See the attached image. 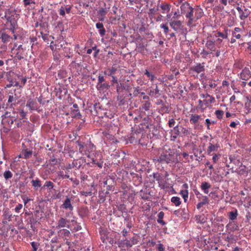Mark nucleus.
<instances>
[{
	"label": "nucleus",
	"instance_id": "nucleus-42",
	"mask_svg": "<svg viewBox=\"0 0 251 251\" xmlns=\"http://www.w3.org/2000/svg\"><path fill=\"white\" fill-rule=\"evenodd\" d=\"M145 75H146L148 77H149L151 81H153L155 79V75L150 73L148 70H145Z\"/></svg>",
	"mask_w": 251,
	"mask_h": 251
},
{
	"label": "nucleus",
	"instance_id": "nucleus-39",
	"mask_svg": "<svg viewBox=\"0 0 251 251\" xmlns=\"http://www.w3.org/2000/svg\"><path fill=\"white\" fill-rule=\"evenodd\" d=\"M224 114V112L221 110H217L215 112V115L216 118L219 120H221Z\"/></svg>",
	"mask_w": 251,
	"mask_h": 251
},
{
	"label": "nucleus",
	"instance_id": "nucleus-47",
	"mask_svg": "<svg viewBox=\"0 0 251 251\" xmlns=\"http://www.w3.org/2000/svg\"><path fill=\"white\" fill-rule=\"evenodd\" d=\"M161 28L164 29V32L165 34H167L169 31V28L166 24H162L160 25Z\"/></svg>",
	"mask_w": 251,
	"mask_h": 251
},
{
	"label": "nucleus",
	"instance_id": "nucleus-17",
	"mask_svg": "<svg viewBox=\"0 0 251 251\" xmlns=\"http://www.w3.org/2000/svg\"><path fill=\"white\" fill-rule=\"evenodd\" d=\"M205 46L211 51V52L216 51L215 43L213 40H208L206 43Z\"/></svg>",
	"mask_w": 251,
	"mask_h": 251
},
{
	"label": "nucleus",
	"instance_id": "nucleus-7",
	"mask_svg": "<svg viewBox=\"0 0 251 251\" xmlns=\"http://www.w3.org/2000/svg\"><path fill=\"white\" fill-rule=\"evenodd\" d=\"M2 120L1 123L2 124L7 123L8 125H12L14 121H16V119L15 117H10V113L6 112L4 115L1 116Z\"/></svg>",
	"mask_w": 251,
	"mask_h": 251
},
{
	"label": "nucleus",
	"instance_id": "nucleus-11",
	"mask_svg": "<svg viewBox=\"0 0 251 251\" xmlns=\"http://www.w3.org/2000/svg\"><path fill=\"white\" fill-rule=\"evenodd\" d=\"M109 8H101L98 11V16L99 19L100 21H103L106 15L109 11Z\"/></svg>",
	"mask_w": 251,
	"mask_h": 251
},
{
	"label": "nucleus",
	"instance_id": "nucleus-23",
	"mask_svg": "<svg viewBox=\"0 0 251 251\" xmlns=\"http://www.w3.org/2000/svg\"><path fill=\"white\" fill-rule=\"evenodd\" d=\"M192 7L190 6L188 3L185 2L183 3L180 6V10L181 14H186V13Z\"/></svg>",
	"mask_w": 251,
	"mask_h": 251
},
{
	"label": "nucleus",
	"instance_id": "nucleus-19",
	"mask_svg": "<svg viewBox=\"0 0 251 251\" xmlns=\"http://www.w3.org/2000/svg\"><path fill=\"white\" fill-rule=\"evenodd\" d=\"M149 95L155 98H158L160 94L159 93V90L158 89L157 86L156 85L155 88L154 89L152 88L151 89L149 93Z\"/></svg>",
	"mask_w": 251,
	"mask_h": 251
},
{
	"label": "nucleus",
	"instance_id": "nucleus-49",
	"mask_svg": "<svg viewBox=\"0 0 251 251\" xmlns=\"http://www.w3.org/2000/svg\"><path fill=\"white\" fill-rule=\"evenodd\" d=\"M216 37H221L223 39H226L227 37V34H224L221 32H218Z\"/></svg>",
	"mask_w": 251,
	"mask_h": 251
},
{
	"label": "nucleus",
	"instance_id": "nucleus-25",
	"mask_svg": "<svg viewBox=\"0 0 251 251\" xmlns=\"http://www.w3.org/2000/svg\"><path fill=\"white\" fill-rule=\"evenodd\" d=\"M225 240L230 244L236 242L237 240L236 237L233 234H228L225 237Z\"/></svg>",
	"mask_w": 251,
	"mask_h": 251
},
{
	"label": "nucleus",
	"instance_id": "nucleus-51",
	"mask_svg": "<svg viewBox=\"0 0 251 251\" xmlns=\"http://www.w3.org/2000/svg\"><path fill=\"white\" fill-rule=\"evenodd\" d=\"M31 245L33 248L32 251H37L38 246V243L35 242H32L31 243Z\"/></svg>",
	"mask_w": 251,
	"mask_h": 251
},
{
	"label": "nucleus",
	"instance_id": "nucleus-36",
	"mask_svg": "<svg viewBox=\"0 0 251 251\" xmlns=\"http://www.w3.org/2000/svg\"><path fill=\"white\" fill-rule=\"evenodd\" d=\"M71 115L73 118H80L81 115L78 109H74L71 111Z\"/></svg>",
	"mask_w": 251,
	"mask_h": 251
},
{
	"label": "nucleus",
	"instance_id": "nucleus-2",
	"mask_svg": "<svg viewBox=\"0 0 251 251\" xmlns=\"http://www.w3.org/2000/svg\"><path fill=\"white\" fill-rule=\"evenodd\" d=\"M215 101V98L207 93L206 99L203 100H198L199 104L197 108L200 110L201 112H203L210 104L214 103Z\"/></svg>",
	"mask_w": 251,
	"mask_h": 251
},
{
	"label": "nucleus",
	"instance_id": "nucleus-16",
	"mask_svg": "<svg viewBox=\"0 0 251 251\" xmlns=\"http://www.w3.org/2000/svg\"><path fill=\"white\" fill-rule=\"evenodd\" d=\"M203 12L202 10L200 8H194V19H195V24L196 25V22L200 19H201Z\"/></svg>",
	"mask_w": 251,
	"mask_h": 251
},
{
	"label": "nucleus",
	"instance_id": "nucleus-10",
	"mask_svg": "<svg viewBox=\"0 0 251 251\" xmlns=\"http://www.w3.org/2000/svg\"><path fill=\"white\" fill-rule=\"evenodd\" d=\"M251 77V72L248 68H245L240 73V78L244 80H247Z\"/></svg>",
	"mask_w": 251,
	"mask_h": 251
},
{
	"label": "nucleus",
	"instance_id": "nucleus-43",
	"mask_svg": "<svg viewBox=\"0 0 251 251\" xmlns=\"http://www.w3.org/2000/svg\"><path fill=\"white\" fill-rule=\"evenodd\" d=\"M12 176V173L9 170L5 171L3 174V176L6 180L11 178Z\"/></svg>",
	"mask_w": 251,
	"mask_h": 251
},
{
	"label": "nucleus",
	"instance_id": "nucleus-14",
	"mask_svg": "<svg viewBox=\"0 0 251 251\" xmlns=\"http://www.w3.org/2000/svg\"><path fill=\"white\" fill-rule=\"evenodd\" d=\"M26 105L30 110H37L38 108V104L36 100L32 99H28Z\"/></svg>",
	"mask_w": 251,
	"mask_h": 251
},
{
	"label": "nucleus",
	"instance_id": "nucleus-48",
	"mask_svg": "<svg viewBox=\"0 0 251 251\" xmlns=\"http://www.w3.org/2000/svg\"><path fill=\"white\" fill-rule=\"evenodd\" d=\"M117 71V69L115 67H111L108 69L109 74L108 75L112 76L113 75L115 74V72Z\"/></svg>",
	"mask_w": 251,
	"mask_h": 251
},
{
	"label": "nucleus",
	"instance_id": "nucleus-6",
	"mask_svg": "<svg viewBox=\"0 0 251 251\" xmlns=\"http://www.w3.org/2000/svg\"><path fill=\"white\" fill-rule=\"evenodd\" d=\"M69 223V221L66 218L60 217L57 221L55 228L57 229L64 227H67L70 228V226L68 224Z\"/></svg>",
	"mask_w": 251,
	"mask_h": 251
},
{
	"label": "nucleus",
	"instance_id": "nucleus-64",
	"mask_svg": "<svg viewBox=\"0 0 251 251\" xmlns=\"http://www.w3.org/2000/svg\"><path fill=\"white\" fill-rule=\"evenodd\" d=\"M14 98L13 96H9L8 102H12L14 101Z\"/></svg>",
	"mask_w": 251,
	"mask_h": 251
},
{
	"label": "nucleus",
	"instance_id": "nucleus-35",
	"mask_svg": "<svg viewBox=\"0 0 251 251\" xmlns=\"http://www.w3.org/2000/svg\"><path fill=\"white\" fill-rule=\"evenodd\" d=\"M238 174L240 175L247 176L248 171L245 166H241L238 171Z\"/></svg>",
	"mask_w": 251,
	"mask_h": 251
},
{
	"label": "nucleus",
	"instance_id": "nucleus-32",
	"mask_svg": "<svg viewBox=\"0 0 251 251\" xmlns=\"http://www.w3.org/2000/svg\"><path fill=\"white\" fill-rule=\"evenodd\" d=\"M0 38L1 39V41L3 43H5L9 42L10 39H11V37L8 34L5 33H2L1 35V37H0Z\"/></svg>",
	"mask_w": 251,
	"mask_h": 251
},
{
	"label": "nucleus",
	"instance_id": "nucleus-44",
	"mask_svg": "<svg viewBox=\"0 0 251 251\" xmlns=\"http://www.w3.org/2000/svg\"><path fill=\"white\" fill-rule=\"evenodd\" d=\"M32 186L34 187H39L41 186V182L39 179L32 180L31 181Z\"/></svg>",
	"mask_w": 251,
	"mask_h": 251
},
{
	"label": "nucleus",
	"instance_id": "nucleus-8",
	"mask_svg": "<svg viewBox=\"0 0 251 251\" xmlns=\"http://www.w3.org/2000/svg\"><path fill=\"white\" fill-rule=\"evenodd\" d=\"M236 9L239 14V18L241 20H245L250 14V11L247 8H245L243 10L241 7L237 6Z\"/></svg>",
	"mask_w": 251,
	"mask_h": 251
},
{
	"label": "nucleus",
	"instance_id": "nucleus-56",
	"mask_svg": "<svg viewBox=\"0 0 251 251\" xmlns=\"http://www.w3.org/2000/svg\"><path fill=\"white\" fill-rule=\"evenodd\" d=\"M175 124V121L174 119H171L169 121V126L170 127H173Z\"/></svg>",
	"mask_w": 251,
	"mask_h": 251
},
{
	"label": "nucleus",
	"instance_id": "nucleus-18",
	"mask_svg": "<svg viewBox=\"0 0 251 251\" xmlns=\"http://www.w3.org/2000/svg\"><path fill=\"white\" fill-rule=\"evenodd\" d=\"M211 184L207 182H203L201 185V188L204 194H207L209 193V189L211 188Z\"/></svg>",
	"mask_w": 251,
	"mask_h": 251
},
{
	"label": "nucleus",
	"instance_id": "nucleus-57",
	"mask_svg": "<svg viewBox=\"0 0 251 251\" xmlns=\"http://www.w3.org/2000/svg\"><path fill=\"white\" fill-rule=\"evenodd\" d=\"M23 201L24 202L25 205H26L31 200L28 198L25 197H24L22 198Z\"/></svg>",
	"mask_w": 251,
	"mask_h": 251
},
{
	"label": "nucleus",
	"instance_id": "nucleus-54",
	"mask_svg": "<svg viewBox=\"0 0 251 251\" xmlns=\"http://www.w3.org/2000/svg\"><path fill=\"white\" fill-rule=\"evenodd\" d=\"M105 80V79L103 76H101L100 75H99L98 76V82L97 84L102 83L103 82H104Z\"/></svg>",
	"mask_w": 251,
	"mask_h": 251
},
{
	"label": "nucleus",
	"instance_id": "nucleus-34",
	"mask_svg": "<svg viewBox=\"0 0 251 251\" xmlns=\"http://www.w3.org/2000/svg\"><path fill=\"white\" fill-rule=\"evenodd\" d=\"M218 147L217 145H212V144H210L209 146L207 149V153L208 154H211V152L214 151H217L218 150Z\"/></svg>",
	"mask_w": 251,
	"mask_h": 251
},
{
	"label": "nucleus",
	"instance_id": "nucleus-26",
	"mask_svg": "<svg viewBox=\"0 0 251 251\" xmlns=\"http://www.w3.org/2000/svg\"><path fill=\"white\" fill-rule=\"evenodd\" d=\"M58 233L63 238L66 239L70 235V232L67 229H62L58 231Z\"/></svg>",
	"mask_w": 251,
	"mask_h": 251
},
{
	"label": "nucleus",
	"instance_id": "nucleus-63",
	"mask_svg": "<svg viewBox=\"0 0 251 251\" xmlns=\"http://www.w3.org/2000/svg\"><path fill=\"white\" fill-rule=\"evenodd\" d=\"M217 84L214 82H211L209 83V86L210 88H215Z\"/></svg>",
	"mask_w": 251,
	"mask_h": 251
},
{
	"label": "nucleus",
	"instance_id": "nucleus-58",
	"mask_svg": "<svg viewBox=\"0 0 251 251\" xmlns=\"http://www.w3.org/2000/svg\"><path fill=\"white\" fill-rule=\"evenodd\" d=\"M220 155H218L217 154H215L213 156V158H212V160H213V161L214 162V163H216L218 158H219V157Z\"/></svg>",
	"mask_w": 251,
	"mask_h": 251
},
{
	"label": "nucleus",
	"instance_id": "nucleus-20",
	"mask_svg": "<svg viewBox=\"0 0 251 251\" xmlns=\"http://www.w3.org/2000/svg\"><path fill=\"white\" fill-rule=\"evenodd\" d=\"M170 25L173 29L176 31L180 28L181 22L180 21H173L170 22Z\"/></svg>",
	"mask_w": 251,
	"mask_h": 251
},
{
	"label": "nucleus",
	"instance_id": "nucleus-3",
	"mask_svg": "<svg viewBox=\"0 0 251 251\" xmlns=\"http://www.w3.org/2000/svg\"><path fill=\"white\" fill-rule=\"evenodd\" d=\"M175 161V157L174 155L169 153H163L157 159L158 162H166V163H170L174 162Z\"/></svg>",
	"mask_w": 251,
	"mask_h": 251
},
{
	"label": "nucleus",
	"instance_id": "nucleus-30",
	"mask_svg": "<svg viewBox=\"0 0 251 251\" xmlns=\"http://www.w3.org/2000/svg\"><path fill=\"white\" fill-rule=\"evenodd\" d=\"M164 216V213L163 211L160 212L158 214V219L157 221L159 224L162 226H164L166 224V223L163 220Z\"/></svg>",
	"mask_w": 251,
	"mask_h": 251
},
{
	"label": "nucleus",
	"instance_id": "nucleus-9",
	"mask_svg": "<svg viewBox=\"0 0 251 251\" xmlns=\"http://www.w3.org/2000/svg\"><path fill=\"white\" fill-rule=\"evenodd\" d=\"M203 119L201 117V115H197L196 114H192L190 117V123L192 125H194L195 126L198 125V123L200 121L203 120ZM196 128V126L195 127Z\"/></svg>",
	"mask_w": 251,
	"mask_h": 251
},
{
	"label": "nucleus",
	"instance_id": "nucleus-52",
	"mask_svg": "<svg viewBox=\"0 0 251 251\" xmlns=\"http://www.w3.org/2000/svg\"><path fill=\"white\" fill-rule=\"evenodd\" d=\"M23 208V205L21 203H19L15 207V211L17 213H19L20 212V210L22 209Z\"/></svg>",
	"mask_w": 251,
	"mask_h": 251
},
{
	"label": "nucleus",
	"instance_id": "nucleus-62",
	"mask_svg": "<svg viewBox=\"0 0 251 251\" xmlns=\"http://www.w3.org/2000/svg\"><path fill=\"white\" fill-rule=\"evenodd\" d=\"M122 232L123 235L124 237H126L128 234V231L126 229H123Z\"/></svg>",
	"mask_w": 251,
	"mask_h": 251
},
{
	"label": "nucleus",
	"instance_id": "nucleus-46",
	"mask_svg": "<svg viewBox=\"0 0 251 251\" xmlns=\"http://www.w3.org/2000/svg\"><path fill=\"white\" fill-rule=\"evenodd\" d=\"M44 186L47 187L50 189H51L53 188V183L50 181H47L45 182Z\"/></svg>",
	"mask_w": 251,
	"mask_h": 251
},
{
	"label": "nucleus",
	"instance_id": "nucleus-61",
	"mask_svg": "<svg viewBox=\"0 0 251 251\" xmlns=\"http://www.w3.org/2000/svg\"><path fill=\"white\" fill-rule=\"evenodd\" d=\"M10 11L9 10H7L5 11V17L7 19H9L10 18Z\"/></svg>",
	"mask_w": 251,
	"mask_h": 251
},
{
	"label": "nucleus",
	"instance_id": "nucleus-59",
	"mask_svg": "<svg viewBox=\"0 0 251 251\" xmlns=\"http://www.w3.org/2000/svg\"><path fill=\"white\" fill-rule=\"evenodd\" d=\"M232 36L234 37H235L236 39H240L241 37V35L240 34H237L235 32H232Z\"/></svg>",
	"mask_w": 251,
	"mask_h": 251
},
{
	"label": "nucleus",
	"instance_id": "nucleus-50",
	"mask_svg": "<svg viewBox=\"0 0 251 251\" xmlns=\"http://www.w3.org/2000/svg\"><path fill=\"white\" fill-rule=\"evenodd\" d=\"M59 46H57L56 44H54L53 42H51L50 45V48L52 50H56L57 49H59Z\"/></svg>",
	"mask_w": 251,
	"mask_h": 251
},
{
	"label": "nucleus",
	"instance_id": "nucleus-40",
	"mask_svg": "<svg viewBox=\"0 0 251 251\" xmlns=\"http://www.w3.org/2000/svg\"><path fill=\"white\" fill-rule=\"evenodd\" d=\"M32 151L27 149L24 150L23 152L24 158L25 159L28 158L32 155Z\"/></svg>",
	"mask_w": 251,
	"mask_h": 251
},
{
	"label": "nucleus",
	"instance_id": "nucleus-33",
	"mask_svg": "<svg viewBox=\"0 0 251 251\" xmlns=\"http://www.w3.org/2000/svg\"><path fill=\"white\" fill-rule=\"evenodd\" d=\"M180 194L182 196V197L183 198L184 201L185 202H186V201L188 200V190H181L180 191Z\"/></svg>",
	"mask_w": 251,
	"mask_h": 251
},
{
	"label": "nucleus",
	"instance_id": "nucleus-21",
	"mask_svg": "<svg viewBox=\"0 0 251 251\" xmlns=\"http://www.w3.org/2000/svg\"><path fill=\"white\" fill-rule=\"evenodd\" d=\"M62 207L65 209H69L71 210H73V207L71 204V200L69 198H67L65 200L63 204L62 205Z\"/></svg>",
	"mask_w": 251,
	"mask_h": 251
},
{
	"label": "nucleus",
	"instance_id": "nucleus-41",
	"mask_svg": "<svg viewBox=\"0 0 251 251\" xmlns=\"http://www.w3.org/2000/svg\"><path fill=\"white\" fill-rule=\"evenodd\" d=\"M161 8L163 10L162 13H165L167 12H168L170 10V6L169 4H162L160 6Z\"/></svg>",
	"mask_w": 251,
	"mask_h": 251
},
{
	"label": "nucleus",
	"instance_id": "nucleus-28",
	"mask_svg": "<svg viewBox=\"0 0 251 251\" xmlns=\"http://www.w3.org/2000/svg\"><path fill=\"white\" fill-rule=\"evenodd\" d=\"M171 201L176 206H179L181 204L180 199L178 197H173L171 199Z\"/></svg>",
	"mask_w": 251,
	"mask_h": 251
},
{
	"label": "nucleus",
	"instance_id": "nucleus-53",
	"mask_svg": "<svg viewBox=\"0 0 251 251\" xmlns=\"http://www.w3.org/2000/svg\"><path fill=\"white\" fill-rule=\"evenodd\" d=\"M23 3L25 7L27 6V5L30 4H35V2L31 1L30 0H24Z\"/></svg>",
	"mask_w": 251,
	"mask_h": 251
},
{
	"label": "nucleus",
	"instance_id": "nucleus-60",
	"mask_svg": "<svg viewBox=\"0 0 251 251\" xmlns=\"http://www.w3.org/2000/svg\"><path fill=\"white\" fill-rule=\"evenodd\" d=\"M158 183H159V186H160L161 188H162V189H164V188H165V184H164V182H163V181H162V180H160V181H159Z\"/></svg>",
	"mask_w": 251,
	"mask_h": 251
},
{
	"label": "nucleus",
	"instance_id": "nucleus-24",
	"mask_svg": "<svg viewBox=\"0 0 251 251\" xmlns=\"http://www.w3.org/2000/svg\"><path fill=\"white\" fill-rule=\"evenodd\" d=\"M195 219L198 223L203 224L206 221V218L203 214L196 215Z\"/></svg>",
	"mask_w": 251,
	"mask_h": 251
},
{
	"label": "nucleus",
	"instance_id": "nucleus-15",
	"mask_svg": "<svg viewBox=\"0 0 251 251\" xmlns=\"http://www.w3.org/2000/svg\"><path fill=\"white\" fill-rule=\"evenodd\" d=\"M219 2V8L221 10H223L225 6H226L228 3L231 5H234V3L236 2V0H217Z\"/></svg>",
	"mask_w": 251,
	"mask_h": 251
},
{
	"label": "nucleus",
	"instance_id": "nucleus-31",
	"mask_svg": "<svg viewBox=\"0 0 251 251\" xmlns=\"http://www.w3.org/2000/svg\"><path fill=\"white\" fill-rule=\"evenodd\" d=\"M108 84L105 83L97 84L96 86L97 89L100 91H102L104 89H107L108 88Z\"/></svg>",
	"mask_w": 251,
	"mask_h": 251
},
{
	"label": "nucleus",
	"instance_id": "nucleus-22",
	"mask_svg": "<svg viewBox=\"0 0 251 251\" xmlns=\"http://www.w3.org/2000/svg\"><path fill=\"white\" fill-rule=\"evenodd\" d=\"M96 27L99 29V33L100 35L102 37L105 34V29L104 28L103 25L101 23H97L96 24Z\"/></svg>",
	"mask_w": 251,
	"mask_h": 251
},
{
	"label": "nucleus",
	"instance_id": "nucleus-29",
	"mask_svg": "<svg viewBox=\"0 0 251 251\" xmlns=\"http://www.w3.org/2000/svg\"><path fill=\"white\" fill-rule=\"evenodd\" d=\"M151 103L149 100H146L142 102L141 109L148 111L151 108Z\"/></svg>",
	"mask_w": 251,
	"mask_h": 251
},
{
	"label": "nucleus",
	"instance_id": "nucleus-55",
	"mask_svg": "<svg viewBox=\"0 0 251 251\" xmlns=\"http://www.w3.org/2000/svg\"><path fill=\"white\" fill-rule=\"evenodd\" d=\"M211 123H212L209 119H206L205 120V125L208 129H210V126L211 125Z\"/></svg>",
	"mask_w": 251,
	"mask_h": 251
},
{
	"label": "nucleus",
	"instance_id": "nucleus-37",
	"mask_svg": "<svg viewBox=\"0 0 251 251\" xmlns=\"http://www.w3.org/2000/svg\"><path fill=\"white\" fill-rule=\"evenodd\" d=\"M18 113L20 116V120H24L26 118L27 112L24 111L23 109H22L21 108H20L18 109Z\"/></svg>",
	"mask_w": 251,
	"mask_h": 251
},
{
	"label": "nucleus",
	"instance_id": "nucleus-4",
	"mask_svg": "<svg viewBox=\"0 0 251 251\" xmlns=\"http://www.w3.org/2000/svg\"><path fill=\"white\" fill-rule=\"evenodd\" d=\"M185 17L188 19L187 25L189 27L195 26L194 19V8H190L185 14Z\"/></svg>",
	"mask_w": 251,
	"mask_h": 251
},
{
	"label": "nucleus",
	"instance_id": "nucleus-38",
	"mask_svg": "<svg viewBox=\"0 0 251 251\" xmlns=\"http://www.w3.org/2000/svg\"><path fill=\"white\" fill-rule=\"evenodd\" d=\"M238 215L237 211L235 210V211H231L228 213L229 218L231 220H234L237 218Z\"/></svg>",
	"mask_w": 251,
	"mask_h": 251
},
{
	"label": "nucleus",
	"instance_id": "nucleus-13",
	"mask_svg": "<svg viewBox=\"0 0 251 251\" xmlns=\"http://www.w3.org/2000/svg\"><path fill=\"white\" fill-rule=\"evenodd\" d=\"M72 9V6L70 5H66L64 6H62L59 10V14L60 16H64L65 15V13L69 14L70 13Z\"/></svg>",
	"mask_w": 251,
	"mask_h": 251
},
{
	"label": "nucleus",
	"instance_id": "nucleus-12",
	"mask_svg": "<svg viewBox=\"0 0 251 251\" xmlns=\"http://www.w3.org/2000/svg\"><path fill=\"white\" fill-rule=\"evenodd\" d=\"M136 242H131L130 240H127L126 238L125 239L119 241L118 244L120 247H127L130 248L132 246V245L136 244Z\"/></svg>",
	"mask_w": 251,
	"mask_h": 251
},
{
	"label": "nucleus",
	"instance_id": "nucleus-5",
	"mask_svg": "<svg viewBox=\"0 0 251 251\" xmlns=\"http://www.w3.org/2000/svg\"><path fill=\"white\" fill-rule=\"evenodd\" d=\"M194 191L197 199L203 198V200H205L203 201L201 203H198L197 204V208L198 209H200L204 205L208 204L209 203L208 198L206 196L203 195L198 190H194Z\"/></svg>",
	"mask_w": 251,
	"mask_h": 251
},
{
	"label": "nucleus",
	"instance_id": "nucleus-27",
	"mask_svg": "<svg viewBox=\"0 0 251 251\" xmlns=\"http://www.w3.org/2000/svg\"><path fill=\"white\" fill-rule=\"evenodd\" d=\"M193 70L197 73H200L204 71V67L201 64H197L193 67Z\"/></svg>",
	"mask_w": 251,
	"mask_h": 251
},
{
	"label": "nucleus",
	"instance_id": "nucleus-1",
	"mask_svg": "<svg viewBox=\"0 0 251 251\" xmlns=\"http://www.w3.org/2000/svg\"><path fill=\"white\" fill-rule=\"evenodd\" d=\"M79 147V151L83 155H86L89 158V161L94 164L97 165L98 167L101 168L103 166L102 157L98 152L91 153L93 151V145L77 142Z\"/></svg>",
	"mask_w": 251,
	"mask_h": 251
},
{
	"label": "nucleus",
	"instance_id": "nucleus-45",
	"mask_svg": "<svg viewBox=\"0 0 251 251\" xmlns=\"http://www.w3.org/2000/svg\"><path fill=\"white\" fill-rule=\"evenodd\" d=\"M156 251H165V248L163 244L159 243L156 246Z\"/></svg>",
	"mask_w": 251,
	"mask_h": 251
}]
</instances>
